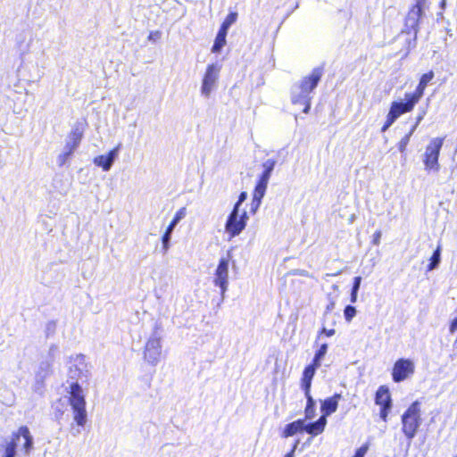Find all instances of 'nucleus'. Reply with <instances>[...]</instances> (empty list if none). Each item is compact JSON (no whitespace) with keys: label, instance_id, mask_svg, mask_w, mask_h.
I'll list each match as a JSON object with an SVG mask.
<instances>
[{"label":"nucleus","instance_id":"obj_18","mask_svg":"<svg viewBox=\"0 0 457 457\" xmlns=\"http://www.w3.org/2000/svg\"><path fill=\"white\" fill-rule=\"evenodd\" d=\"M315 372H316V370H314L312 368V366L307 365L303 369V374H302V377L300 379L301 388L303 389V393L311 392L312 382V378L315 375Z\"/></svg>","mask_w":457,"mask_h":457},{"label":"nucleus","instance_id":"obj_19","mask_svg":"<svg viewBox=\"0 0 457 457\" xmlns=\"http://www.w3.org/2000/svg\"><path fill=\"white\" fill-rule=\"evenodd\" d=\"M326 424H327L326 418L324 416H321L315 422H312V423H310L307 425L303 424V430L306 433L315 436L321 434L324 431Z\"/></svg>","mask_w":457,"mask_h":457},{"label":"nucleus","instance_id":"obj_1","mask_svg":"<svg viewBox=\"0 0 457 457\" xmlns=\"http://www.w3.org/2000/svg\"><path fill=\"white\" fill-rule=\"evenodd\" d=\"M322 77V71L320 68H315L312 72L303 77L299 83L300 92L292 96V103L294 104L303 105V112L308 113L311 109V93L318 86Z\"/></svg>","mask_w":457,"mask_h":457},{"label":"nucleus","instance_id":"obj_32","mask_svg":"<svg viewBox=\"0 0 457 457\" xmlns=\"http://www.w3.org/2000/svg\"><path fill=\"white\" fill-rule=\"evenodd\" d=\"M246 198H247V193L245 191L241 192L238 196V199H237V203L235 204L232 210H237L239 212V207H240L241 204L243 202H245L246 200Z\"/></svg>","mask_w":457,"mask_h":457},{"label":"nucleus","instance_id":"obj_33","mask_svg":"<svg viewBox=\"0 0 457 457\" xmlns=\"http://www.w3.org/2000/svg\"><path fill=\"white\" fill-rule=\"evenodd\" d=\"M327 350H328V345L327 344H322L320 348L317 350V352L315 353L314 355L318 356L319 358L322 359L326 353H327Z\"/></svg>","mask_w":457,"mask_h":457},{"label":"nucleus","instance_id":"obj_37","mask_svg":"<svg viewBox=\"0 0 457 457\" xmlns=\"http://www.w3.org/2000/svg\"><path fill=\"white\" fill-rule=\"evenodd\" d=\"M170 235L167 234V233H164L162 237V245H163V248L165 250L168 249V245H169V240H170Z\"/></svg>","mask_w":457,"mask_h":457},{"label":"nucleus","instance_id":"obj_31","mask_svg":"<svg viewBox=\"0 0 457 457\" xmlns=\"http://www.w3.org/2000/svg\"><path fill=\"white\" fill-rule=\"evenodd\" d=\"M186 212H187L186 207H181L175 213L171 221H173L174 223L177 224L181 219H183L186 216Z\"/></svg>","mask_w":457,"mask_h":457},{"label":"nucleus","instance_id":"obj_20","mask_svg":"<svg viewBox=\"0 0 457 457\" xmlns=\"http://www.w3.org/2000/svg\"><path fill=\"white\" fill-rule=\"evenodd\" d=\"M302 431H303V420L300 419L287 424L281 432V437L287 438Z\"/></svg>","mask_w":457,"mask_h":457},{"label":"nucleus","instance_id":"obj_27","mask_svg":"<svg viewBox=\"0 0 457 457\" xmlns=\"http://www.w3.org/2000/svg\"><path fill=\"white\" fill-rule=\"evenodd\" d=\"M83 137V130L78 127L74 128L70 133V138L75 144L79 145Z\"/></svg>","mask_w":457,"mask_h":457},{"label":"nucleus","instance_id":"obj_10","mask_svg":"<svg viewBox=\"0 0 457 457\" xmlns=\"http://www.w3.org/2000/svg\"><path fill=\"white\" fill-rule=\"evenodd\" d=\"M415 373V363L408 358L397 359L391 370L392 379L395 383H400L410 378Z\"/></svg>","mask_w":457,"mask_h":457},{"label":"nucleus","instance_id":"obj_9","mask_svg":"<svg viewBox=\"0 0 457 457\" xmlns=\"http://www.w3.org/2000/svg\"><path fill=\"white\" fill-rule=\"evenodd\" d=\"M374 402L379 407V418L384 422H387L393 407V400L387 386L382 385L378 387L375 392Z\"/></svg>","mask_w":457,"mask_h":457},{"label":"nucleus","instance_id":"obj_7","mask_svg":"<svg viewBox=\"0 0 457 457\" xmlns=\"http://www.w3.org/2000/svg\"><path fill=\"white\" fill-rule=\"evenodd\" d=\"M445 142V137H435L430 140L425 149L423 163L427 171L437 172L440 169L439 155Z\"/></svg>","mask_w":457,"mask_h":457},{"label":"nucleus","instance_id":"obj_40","mask_svg":"<svg viewBox=\"0 0 457 457\" xmlns=\"http://www.w3.org/2000/svg\"><path fill=\"white\" fill-rule=\"evenodd\" d=\"M297 444H298V442H295V445H294V446L292 447V449L290 450V452H288V453L285 455V457H294L295 451V449H296V447H297Z\"/></svg>","mask_w":457,"mask_h":457},{"label":"nucleus","instance_id":"obj_35","mask_svg":"<svg viewBox=\"0 0 457 457\" xmlns=\"http://www.w3.org/2000/svg\"><path fill=\"white\" fill-rule=\"evenodd\" d=\"M322 359L319 358L318 356L314 355L313 359L312 360V362L308 364V366H312L314 370H317L320 367Z\"/></svg>","mask_w":457,"mask_h":457},{"label":"nucleus","instance_id":"obj_25","mask_svg":"<svg viewBox=\"0 0 457 457\" xmlns=\"http://www.w3.org/2000/svg\"><path fill=\"white\" fill-rule=\"evenodd\" d=\"M237 20V12H230L222 21L220 29L228 32L229 27Z\"/></svg>","mask_w":457,"mask_h":457},{"label":"nucleus","instance_id":"obj_36","mask_svg":"<svg viewBox=\"0 0 457 457\" xmlns=\"http://www.w3.org/2000/svg\"><path fill=\"white\" fill-rule=\"evenodd\" d=\"M380 238H381V231L380 230H377L374 234H373V238H372V243L373 245H378L379 243H380Z\"/></svg>","mask_w":457,"mask_h":457},{"label":"nucleus","instance_id":"obj_41","mask_svg":"<svg viewBox=\"0 0 457 457\" xmlns=\"http://www.w3.org/2000/svg\"><path fill=\"white\" fill-rule=\"evenodd\" d=\"M175 226H176V223H174L173 221H170V223L167 227L164 233L170 235Z\"/></svg>","mask_w":457,"mask_h":457},{"label":"nucleus","instance_id":"obj_2","mask_svg":"<svg viewBox=\"0 0 457 457\" xmlns=\"http://www.w3.org/2000/svg\"><path fill=\"white\" fill-rule=\"evenodd\" d=\"M68 403L71 407L75 423L83 428L87 421V402L84 391L78 382L70 385Z\"/></svg>","mask_w":457,"mask_h":457},{"label":"nucleus","instance_id":"obj_15","mask_svg":"<svg viewBox=\"0 0 457 457\" xmlns=\"http://www.w3.org/2000/svg\"><path fill=\"white\" fill-rule=\"evenodd\" d=\"M119 147L116 146L112 149L107 154H101L94 159V163L101 167L104 171L111 169L112 164L118 154Z\"/></svg>","mask_w":457,"mask_h":457},{"label":"nucleus","instance_id":"obj_38","mask_svg":"<svg viewBox=\"0 0 457 457\" xmlns=\"http://www.w3.org/2000/svg\"><path fill=\"white\" fill-rule=\"evenodd\" d=\"M449 331L452 334L457 331V316L451 321L449 325Z\"/></svg>","mask_w":457,"mask_h":457},{"label":"nucleus","instance_id":"obj_23","mask_svg":"<svg viewBox=\"0 0 457 457\" xmlns=\"http://www.w3.org/2000/svg\"><path fill=\"white\" fill-rule=\"evenodd\" d=\"M416 128L415 126L412 127L410 131L405 134L401 139L400 141L398 142L397 144V147H398V150L402 153V154H405L406 153V149H407V146L410 143V140H411V137L412 136V134L414 133Z\"/></svg>","mask_w":457,"mask_h":457},{"label":"nucleus","instance_id":"obj_3","mask_svg":"<svg viewBox=\"0 0 457 457\" xmlns=\"http://www.w3.org/2000/svg\"><path fill=\"white\" fill-rule=\"evenodd\" d=\"M402 432L408 440H411L417 435L422 422L420 403L412 402L403 411L401 417Z\"/></svg>","mask_w":457,"mask_h":457},{"label":"nucleus","instance_id":"obj_22","mask_svg":"<svg viewBox=\"0 0 457 457\" xmlns=\"http://www.w3.org/2000/svg\"><path fill=\"white\" fill-rule=\"evenodd\" d=\"M306 397V406L304 409L305 420H311L315 416V402L311 395V392L304 393Z\"/></svg>","mask_w":457,"mask_h":457},{"label":"nucleus","instance_id":"obj_28","mask_svg":"<svg viewBox=\"0 0 457 457\" xmlns=\"http://www.w3.org/2000/svg\"><path fill=\"white\" fill-rule=\"evenodd\" d=\"M361 278L357 276L353 278V288L351 292V302L354 303L357 299V292L360 288Z\"/></svg>","mask_w":457,"mask_h":457},{"label":"nucleus","instance_id":"obj_34","mask_svg":"<svg viewBox=\"0 0 457 457\" xmlns=\"http://www.w3.org/2000/svg\"><path fill=\"white\" fill-rule=\"evenodd\" d=\"M335 333H336V330L334 328L327 329L325 328H322L319 331V337L321 336V335H325L326 337H329L334 336Z\"/></svg>","mask_w":457,"mask_h":457},{"label":"nucleus","instance_id":"obj_42","mask_svg":"<svg viewBox=\"0 0 457 457\" xmlns=\"http://www.w3.org/2000/svg\"><path fill=\"white\" fill-rule=\"evenodd\" d=\"M422 119H423V117L421 115L418 116L417 117V120H416V124H418Z\"/></svg>","mask_w":457,"mask_h":457},{"label":"nucleus","instance_id":"obj_21","mask_svg":"<svg viewBox=\"0 0 457 457\" xmlns=\"http://www.w3.org/2000/svg\"><path fill=\"white\" fill-rule=\"evenodd\" d=\"M227 34H228L227 31L219 29V31H218V33L216 35L214 43H213L212 47V53H219V52H220L222 47L227 43V41H226Z\"/></svg>","mask_w":457,"mask_h":457},{"label":"nucleus","instance_id":"obj_12","mask_svg":"<svg viewBox=\"0 0 457 457\" xmlns=\"http://www.w3.org/2000/svg\"><path fill=\"white\" fill-rule=\"evenodd\" d=\"M157 328H156L155 330H157ZM161 354V337L157 335L156 331H154V335L145 343L144 349V359L151 364H155L160 361Z\"/></svg>","mask_w":457,"mask_h":457},{"label":"nucleus","instance_id":"obj_39","mask_svg":"<svg viewBox=\"0 0 457 457\" xmlns=\"http://www.w3.org/2000/svg\"><path fill=\"white\" fill-rule=\"evenodd\" d=\"M335 308V302L332 300L330 301V303L326 306V310H325V312H324V317H326V315L328 313H330Z\"/></svg>","mask_w":457,"mask_h":457},{"label":"nucleus","instance_id":"obj_11","mask_svg":"<svg viewBox=\"0 0 457 457\" xmlns=\"http://www.w3.org/2000/svg\"><path fill=\"white\" fill-rule=\"evenodd\" d=\"M248 217L245 212L238 216V211L232 210L228 216L225 229L230 237L239 235L245 228Z\"/></svg>","mask_w":457,"mask_h":457},{"label":"nucleus","instance_id":"obj_5","mask_svg":"<svg viewBox=\"0 0 457 457\" xmlns=\"http://www.w3.org/2000/svg\"><path fill=\"white\" fill-rule=\"evenodd\" d=\"M21 438L23 439L21 450L24 453H29L33 446V438L29 428L27 426H21L17 431L12 433L10 440L1 445L0 448L3 452L1 457H14L18 442Z\"/></svg>","mask_w":457,"mask_h":457},{"label":"nucleus","instance_id":"obj_30","mask_svg":"<svg viewBox=\"0 0 457 457\" xmlns=\"http://www.w3.org/2000/svg\"><path fill=\"white\" fill-rule=\"evenodd\" d=\"M368 450H369V444L365 443L361 446H360L358 449H356L353 457H365V454L367 453Z\"/></svg>","mask_w":457,"mask_h":457},{"label":"nucleus","instance_id":"obj_8","mask_svg":"<svg viewBox=\"0 0 457 457\" xmlns=\"http://www.w3.org/2000/svg\"><path fill=\"white\" fill-rule=\"evenodd\" d=\"M428 6V0H415L408 10L404 19V28L408 34L413 33L414 38L420 30V20L423 15V10Z\"/></svg>","mask_w":457,"mask_h":457},{"label":"nucleus","instance_id":"obj_29","mask_svg":"<svg viewBox=\"0 0 457 457\" xmlns=\"http://www.w3.org/2000/svg\"><path fill=\"white\" fill-rule=\"evenodd\" d=\"M356 314L355 307L347 305L344 310V315L347 321H351Z\"/></svg>","mask_w":457,"mask_h":457},{"label":"nucleus","instance_id":"obj_17","mask_svg":"<svg viewBox=\"0 0 457 457\" xmlns=\"http://www.w3.org/2000/svg\"><path fill=\"white\" fill-rule=\"evenodd\" d=\"M434 78V71H429L424 74L421 75L419 84L417 85L415 90L413 92H411L412 95H415V96L420 100L421 97L424 95V92L426 90V87L428 84Z\"/></svg>","mask_w":457,"mask_h":457},{"label":"nucleus","instance_id":"obj_16","mask_svg":"<svg viewBox=\"0 0 457 457\" xmlns=\"http://www.w3.org/2000/svg\"><path fill=\"white\" fill-rule=\"evenodd\" d=\"M342 398L341 394L336 393L332 396L326 398L321 403V411L322 416L325 418L332 413H334L337 410L338 402Z\"/></svg>","mask_w":457,"mask_h":457},{"label":"nucleus","instance_id":"obj_26","mask_svg":"<svg viewBox=\"0 0 457 457\" xmlns=\"http://www.w3.org/2000/svg\"><path fill=\"white\" fill-rule=\"evenodd\" d=\"M440 253H441V246L438 245L429 259V264L427 267V270L428 271L434 270L439 264Z\"/></svg>","mask_w":457,"mask_h":457},{"label":"nucleus","instance_id":"obj_14","mask_svg":"<svg viewBox=\"0 0 457 457\" xmlns=\"http://www.w3.org/2000/svg\"><path fill=\"white\" fill-rule=\"evenodd\" d=\"M229 255L228 258H221L215 270L213 283L220 288L223 295L228 287Z\"/></svg>","mask_w":457,"mask_h":457},{"label":"nucleus","instance_id":"obj_4","mask_svg":"<svg viewBox=\"0 0 457 457\" xmlns=\"http://www.w3.org/2000/svg\"><path fill=\"white\" fill-rule=\"evenodd\" d=\"M420 100L411 93L404 94V101H394L390 104L389 111L386 114L385 123L381 128V131H386L391 125L403 114L413 111L415 105Z\"/></svg>","mask_w":457,"mask_h":457},{"label":"nucleus","instance_id":"obj_24","mask_svg":"<svg viewBox=\"0 0 457 457\" xmlns=\"http://www.w3.org/2000/svg\"><path fill=\"white\" fill-rule=\"evenodd\" d=\"M79 145L78 144H75L73 141H70L66 144V149L67 151L64 152L62 155H60V165H62L64 164V162H66V160L72 154V153L75 151V149L79 146Z\"/></svg>","mask_w":457,"mask_h":457},{"label":"nucleus","instance_id":"obj_6","mask_svg":"<svg viewBox=\"0 0 457 457\" xmlns=\"http://www.w3.org/2000/svg\"><path fill=\"white\" fill-rule=\"evenodd\" d=\"M276 165V161L273 159H268L265 162H263V171L260 175L254 189L253 191V198H252V212H255L257 209L260 207L262 200L265 195L268 183L271 175V172L274 170Z\"/></svg>","mask_w":457,"mask_h":457},{"label":"nucleus","instance_id":"obj_13","mask_svg":"<svg viewBox=\"0 0 457 457\" xmlns=\"http://www.w3.org/2000/svg\"><path fill=\"white\" fill-rule=\"evenodd\" d=\"M220 67L212 63L207 65L201 87V92L205 96H209L214 87L220 73Z\"/></svg>","mask_w":457,"mask_h":457}]
</instances>
